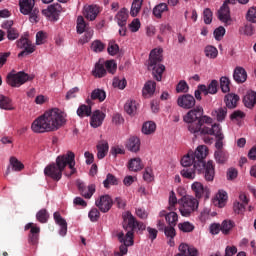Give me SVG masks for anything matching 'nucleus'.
Wrapping results in <instances>:
<instances>
[{
  "label": "nucleus",
  "mask_w": 256,
  "mask_h": 256,
  "mask_svg": "<svg viewBox=\"0 0 256 256\" xmlns=\"http://www.w3.org/2000/svg\"><path fill=\"white\" fill-rule=\"evenodd\" d=\"M183 121L188 124L187 129L194 137H199V135L216 136L215 147L218 151H223V139H225V136L221 132V125L214 124L211 127L205 126V124L211 125L213 118L204 116L202 107H196L188 111L183 117Z\"/></svg>",
  "instance_id": "obj_1"
},
{
  "label": "nucleus",
  "mask_w": 256,
  "mask_h": 256,
  "mask_svg": "<svg viewBox=\"0 0 256 256\" xmlns=\"http://www.w3.org/2000/svg\"><path fill=\"white\" fill-rule=\"evenodd\" d=\"M122 227L126 234L123 231H117L116 237L119 243H122L119 247V252H115L114 256H124L127 255L129 249L128 247H133L135 245V233L141 235L145 231V223L137 221V218L129 211H126L122 214Z\"/></svg>",
  "instance_id": "obj_2"
},
{
  "label": "nucleus",
  "mask_w": 256,
  "mask_h": 256,
  "mask_svg": "<svg viewBox=\"0 0 256 256\" xmlns=\"http://www.w3.org/2000/svg\"><path fill=\"white\" fill-rule=\"evenodd\" d=\"M209 155V148L206 145H200L195 151L190 150L181 159V165L184 168L193 167L198 173H204L205 181H213L215 179V164L212 160L207 163L205 159Z\"/></svg>",
  "instance_id": "obj_3"
},
{
  "label": "nucleus",
  "mask_w": 256,
  "mask_h": 256,
  "mask_svg": "<svg viewBox=\"0 0 256 256\" xmlns=\"http://www.w3.org/2000/svg\"><path fill=\"white\" fill-rule=\"evenodd\" d=\"M65 117H67L65 112L58 108H53L36 118L31 125V129L34 133L57 131L67 122Z\"/></svg>",
  "instance_id": "obj_4"
},
{
  "label": "nucleus",
  "mask_w": 256,
  "mask_h": 256,
  "mask_svg": "<svg viewBox=\"0 0 256 256\" xmlns=\"http://www.w3.org/2000/svg\"><path fill=\"white\" fill-rule=\"evenodd\" d=\"M67 165L71 171L69 174H66V176L71 177V175H75V173H77V169L75 168V153L71 151L58 156L56 158V163L46 166L44 169V175H46V177H50V179H53L54 181H61L63 171H65V167H67Z\"/></svg>",
  "instance_id": "obj_5"
},
{
  "label": "nucleus",
  "mask_w": 256,
  "mask_h": 256,
  "mask_svg": "<svg viewBox=\"0 0 256 256\" xmlns=\"http://www.w3.org/2000/svg\"><path fill=\"white\" fill-rule=\"evenodd\" d=\"M163 61V49H153L149 55L148 69L152 71V75L156 81L163 79L165 65L160 64Z\"/></svg>",
  "instance_id": "obj_6"
},
{
  "label": "nucleus",
  "mask_w": 256,
  "mask_h": 256,
  "mask_svg": "<svg viewBox=\"0 0 256 256\" xmlns=\"http://www.w3.org/2000/svg\"><path fill=\"white\" fill-rule=\"evenodd\" d=\"M20 13L29 15L31 23H39V8H35V0H19Z\"/></svg>",
  "instance_id": "obj_7"
},
{
  "label": "nucleus",
  "mask_w": 256,
  "mask_h": 256,
  "mask_svg": "<svg viewBox=\"0 0 256 256\" xmlns=\"http://www.w3.org/2000/svg\"><path fill=\"white\" fill-rule=\"evenodd\" d=\"M182 207L180 208V213L182 217H190L191 213L199 209V200L193 196H184L181 199Z\"/></svg>",
  "instance_id": "obj_8"
},
{
  "label": "nucleus",
  "mask_w": 256,
  "mask_h": 256,
  "mask_svg": "<svg viewBox=\"0 0 256 256\" xmlns=\"http://www.w3.org/2000/svg\"><path fill=\"white\" fill-rule=\"evenodd\" d=\"M18 49H24L18 54V57H27V55H31V53H35V45L31 43V40L27 37H21L16 42Z\"/></svg>",
  "instance_id": "obj_9"
},
{
  "label": "nucleus",
  "mask_w": 256,
  "mask_h": 256,
  "mask_svg": "<svg viewBox=\"0 0 256 256\" xmlns=\"http://www.w3.org/2000/svg\"><path fill=\"white\" fill-rule=\"evenodd\" d=\"M63 11V7L59 3L49 5L46 9L42 10V15L48 18L49 21H59V16Z\"/></svg>",
  "instance_id": "obj_10"
},
{
  "label": "nucleus",
  "mask_w": 256,
  "mask_h": 256,
  "mask_svg": "<svg viewBox=\"0 0 256 256\" xmlns=\"http://www.w3.org/2000/svg\"><path fill=\"white\" fill-rule=\"evenodd\" d=\"M27 81H29V74L25 72H18L17 74H9L7 76V83L11 87H21Z\"/></svg>",
  "instance_id": "obj_11"
},
{
  "label": "nucleus",
  "mask_w": 256,
  "mask_h": 256,
  "mask_svg": "<svg viewBox=\"0 0 256 256\" xmlns=\"http://www.w3.org/2000/svg\"><path fill=\"white\" fill-rule=\"evenodd\" d=\"M95 205L101 213H109L111 207H113V199L108 194L102 195L96 199Z\"/></svg>",
  "instance_id": "obj_12"
},
{
  "label": "nucleus",
  "mask_w": 256,
  "mask_h": 256,
  "mask_svg": "<svg viewBox=\"0 0 256 256\" xmlns=\"http://www.w3.org/2000/svg\"><path fill=\"white\" fill-rule=\"evenodd\" d=\"M101 13V7L97 4L85 5L83 7V16L87 21H95Z\"/></svg>",
  "instance_id": "obj_13"
},
{
  "label": "nucleus",
  "mask_w": 256,
  "mask_h": 256,
  "mask_svg": "<svg viewBox=\"0 0 256 256\" xmlns=\"http://www.w3.org/2000/svg\"><path fill=\"white\" fill-rule=\"evenodd\" d=\"M191 189L196 197V199H209V195L211 192L209 191L208 187H205L201 184V182H194L191 185Z\"/></svg>",
  "instance_id": "obj_14"
},
{
  "label": "nucleus",
  "mask_w": 256,
  "mask_h": 256,
  "mask_svg": "<svg viewBox=\"0 0 256 256\" xmlns=\"http://www.w3.org/2000/svg\"><path fill=\"white\" fill-rule=\"evenodd\" d=\"M30 229V234H29V243L31 245H37L39 243V233H41V228L35 226L33 223H28L25 226V231H29Z\"/></svg>",
  "instance_id": "obj_15"
},
{
  "label": "nucleus",
  "mask_w": 256,
  "mask_h": 256,
  "mask_svg": "<svg viewBox=\"0 0 256 256\" xmlns=\"http://www.w3.org/2000/svg\"><path fill=\"white\" fill-rule=\"evenodd\" d=\"M195 103V97H193V95L190 94L181 95L177 99V105L182 109H193Z\"/></svg>",
  "instance_id": "obj_16"
},
{
  "label": "nucleus",
  "mask_w": 256,
  "mask_h": 256,
  "mask_svg": "<svg viewBox=\"0 0 256 256\" xmlns=\"http://www.w3.org/2000/svg\"><path fill=\"white\" fill-rule=\"evenodd\" d=\"M178 249L180 253L176 254L175 256H198L199 255V250H197V248L185 243L180 244Z\"/></svg>",
  "instance_id": "obj_17"
},
{
  "label": "nucleus",
  "mask_w": 256,
  "mask_h": 256,
  "mask_svg": "<svg viewBox=\"0 0 256 256\" xmlns=\"http://www.w3.org/2000/svg\"><path fill=\"white\" fill-rule=\"evenodd\" d=\"M78 190L82 197H84L85 199H91V197H93V195L95 194V184L86 186L85 183H79Z\"/></svg>",
  "instance_id": "obj_18"
},
{
  "label": "nucleus",
  "mask_w": 256,
  "mask_h": 256,
  "mask_svg": "<svg viewBox=\"0 0 256 256\" xmlns=\"http://www.w3.org/2000/svg\"><path fill=\"white\" fill-rule=\"evenodd\" d=\"M103 121H105V113L101 110H96L91 116L90 125L91 127H94V129H97V127L103 125Z\"/></svg>",
  "instance_id": "obj_19"
},
{
  "label": "nucleus",
  "mask_w": 256,
  "mask_h": 256,
  "mask_svg": "<svg viewBox=\"0 0 256 256\" xmlns=\"http://www.w3.org/2000/svg\"><path fill=\"white\" fill-rule=\"evenodd\" d=\"M239 200L241 202H234L233 206L234 212L237 215H241V213L245 212V207L249 204V199H247V195L245 194H240Z\"/></svg>",
  "instance_id": "obj_20"
},
{
  "label": "nucleus",
  "mask_w": 256,
  "mask_h": 256,
  "mask_svg": "<svg viewBox=\"0 0 256 256\" xmlns=\"http://www.w3.org/2000/svg\"><path fill=\"white\" fill-rule=\"evenodd\" d=\"M218 19L222 21V23H229V21H231V9L227 6V3H223L218 10Z\"/></svg>",
  "instance_id": "obj_21"
},
{
  "label": "nucleus",
  "mask_w": 256,
  "mask_h": 256,
  "mask_svg": "<svg viewBox=\"0 0 256 256\" xmlns=\"http://www.w3.org/2000/svg\"><path fill=\"white\" fill-rule=\"evenodd\" d=\"M126 149L131 153H138L141 149V140L137 136L130 137L126 142Z\"/></svg>",
  "instance_id": "obj_22"
},
{
  "label": "nucleus",
  "mask_w": 256,
  "mask_h": 256,
  "mask_svg": "<svg viewBox=\"0 0 256 256\" xmlns=\"http://www.w3.org/2000/svg\"><path fill=\"white\" fill-rule=\"evenodd\" d=\"M233 79L238 84L245 83L247 81V70L241 66H237L233 72Z\"/></svg>",
  "instance_id": "obj_23"
},
{
  "label": "nucleus",
  "mask_w": 256,
  "mask_h": 256,
  "mask_svg": "<svg viewBox=\"0 0 256 256\" xmlns=\"http://www.w3.org/2000/svg\"><path fill=\"white\" fill-rule=\"evenodd\" d=\"M54 221L60 227L59 234L62 237H65L67 235V221L61 216L59 212L54 213Z\"/></svg>",
  "instance_id": "obj_24"
},
{
  "label": "nucleus",
  "mask_w": 256,
  "mask_h": 256,
  "mask_svg": "<svg viewBox=\"0 0 256 256\" xmlns=\"http://www.w3.org/2000/svg\"><path fill=\"white\" fill-rule=\"evenodd\" d=\"M159 217H165L168 225H177V221H179V216L176 212H167L165 210L160 211Z\"/></svg>",
  "instance_id": "obj_25"
},
{
  "label": "nucleus",
  "mask_w": 256,
  "mask_h": 256,
  "mask_svg": "<svg viewBox=\"0 0 256 256\" xmlns=\"http://www.w3.org/2000/svg\"><path fill=\"white\" fill-rule=\"evenodd\" d=\"M243 103L248 109H253L256 105V92L248 91L243 98Z\"/></svg>",
  "instance_id": "obj_26"
},
{
  "label": "nucleus",
  "mask_w": 256,
  "mask_h": 256,
  "mask_svg": "<svg viewBox=\"0 0 256 256\" xmlns=\"http://www.w3.org/2000/svg\"><path fill=\"white\" fill-rule=\"evenodd\" d=\"M115 19L119 27H126L127 19H129V13L126 8H122L115 16Z\"/></svg>",
  "instance_id": "obj_27"
},
{
  "label": "nucleus",
  "mask_w": 256,
  "mask_h": 256,
  "mask_svg": "<svg viewBox=\"0 0 256 256\" xmlns=\"http://www.w3.org/2000/svg\"><path fill=\"white\" fill-rule=\"evenodd\" d=\"M139 107V104L137 101L134 100H128L125 105H124V111L128 114L131 115L132 117L134 115H137V109Z\"/></svg>",
  "instance_id": "obj_28"
},
{
  "label": "nucleus",
  "mask_w": 256,
  "mask_h": 256,
  "mask_svg": "<svg viewBox=\"0 0 256 256\" xmlns=\"http://www.w3.org/2000/svg\"><path fill=\"white\" fill-rule=\"evenodd\" d=\"M97 149V158L105 159L107 153H109V143L107 142H99L96 146Z\"/></svg>",
  "instance_id": "obj_29"
},
{
  "label": "nucleus",
  "mask_w": 256,
  "mask_h": 256,
  "mask_svg": "<svg viewBox=\"0 0 256 256\" xmlns=\"http://www.w3.org/2000/svg\"><path fill=\"white\" fill-rule=\"evenodd\" d=\"M156 87H157V83H155V81L150 80L146 82L143 88V95L145 97H153Z\"/></svg>",
  "instance_id": "obj_30"
},
{
  "label": "nucleus",
  "mask_w": 256,
  "mask_h": 256,
  "mask_svg": "<svg viewBox=\"0 0 256 256\" xmlns=\"http://www.w3.org/2000/svg\"><path fill=\"white\" fill-rule=\"evenodd\" d=\"M224 101L228 109H235L239 101V96L237 94H228L225 96Z\"/></svg>",
  "instance_id": "obj_31"
},
{
  "label": "nucleus",
  "mask_w": 256,
  "mask_h": 256,
  "mask_svg": "<svg viewBox=\"0 0 256 256\" xmlns=\"http://www.w3.org/2000/svg\"><path fill=\"white\" fill-rule=\"evenodd\" d=\"M93 77H97L98 79H101L107 75V69H105V66L101 63H96L94 66V69L92 70Z\"/></svg>",
  "instance_id": "obj_32"
},
{
  "label": "nucleus",
  "mask_w": 256,
  "mask_h": 256,
  "mask_svg": "<svg viewBox=\"0 0 256 256\" xmlns=\"http://www.w3.org/2000/svg\"><path fill=\"white\" fill-rule=\"evenodd\" d=\"M89 24H87V22H85V18H83V16H78L77 18V33L79 35H83V33H85V31H87V29H89Z\"/></svg>",
  "instance_id": "obj_33"
},
{
  "label": "nucleus",
  "mask_w": 256,
  "mask_h": 256,
  "mask_svg": "<svg viewBox=\"0 0 256 256\" xmlns=\"http://www.w3.org/2000/svg\"><path fill=\"white\" fill-rule=\"evenodd\" d=\"M0 109H5V111H13V104L9 97L0 94Z\"/></svg>",
  "instance_id": "obj_34"
},
{
  "label": "nucleus",
  "mask_w": 256,
  "mask_h": 256,
  "mask_svg": "<svg viewBox=\"0 0 256 256\" xmlns=\"http://www.w3.org/2000/svg\"><path fill=\"white\" fill-rule=\"evenodd\" d=\"M128 169L130 171H141L143 169V163H141V158H133L129 161Z\"/></svg>",
  "instance_id": "obj_35"
},
{
  "label": "nucleus",
  "mask_w": 256,
  "mask_h": 256,
  "mask_svg": "<svg viewBox=\"0 0 256 256\" xmlns=\"http://www.w3.org/2000/svg\"><path fill=\"white\" fill-rule=\"evenodd\" d=\"M156 129H157V125L153 121H148L143 124L142 133H144V135H151L155 133Z\"/></svg>",
  "instance_id": "obj_36"
},
{
  "label": "nucleus",
  "mask_w": 256,
  "mask_h": 256,
  "mask_svg": "<svg viewBox=\"0 0 256 256\" xmlns=\"http://www.w3.org/2000/svg\"><path fill=\"white\" fill-rule=\"evenodd\" d=\"M91 99L93 101H96V99H97L98 101H100V103H103V101H105V99H107V94L104 92V90L95 89L91 93Z\"/></svg>",
  "instance_id": "obj_37"
},
{
  "label": "nucleus",
  "mask_w": 256,
  "mask_h": 256,
  "mask_svg": "<svg viewBox=\"0 0 256 256\" xmlns=\"http://www.w3.org/2000/svg\"><path fill=\"white\" fill-rule=\"evenodd\" d=\"M205 56L208 59H217V55H219V50L215 46L208 45L204 49Z\"/></svg>",
  "instance_id": "obj_38"
},
{
  "label": "nucleus",
  "mask_w": 256,
  "mask_h": 256,
  "mask_svg": "<svg viewBox=\"0 0 256 256\" xmlns=\"http://www.w3.org/2000/svg\"><path fill=\"white\" fill-rule=\"evenodd\" d=\"M105 189H109L111 185H119V179L115 175L108 173L106 179L103 181Z\"/></svg>",
  "instance_id": "obj_39"
},
{
  "label": "nucleus",
  "mask_w": 256,
  "mask_h": 256,
  "mask_svg": "<svg viewBox=\"0 0 256 256\" xmlns=\"http://www.w3.org/2000/svg\"><path fill=\"white\" fill-rule=\"evenodd\" d=\"M214 157L217 163L223 164L227 162V159H229V154L225 150H217L214 153Z\"/></svg>",
  "instance_id": "obj_40"
},
{
  "label": "nucleus",
  "mask_w": 256,
  "mask_h": 256,
  "mask_svg": "<svg viewBox=\"0 0 256 256\" xmlns=\"http://www.w3.org/2000/svg\"><path fill=\"white\" fill-rule=\"evenodd\" d=\"M230 85H231V80L229 79V77L222 76L220 78V89L222 93H229V91H231Z\"/></svg>",
  "instance_id": "obj_41"
},
{
  "label": "nucleus",
  "mask_w": 256,
  "mask_h": 256,
  "mask_svg": "<svg viewBox=\"0 0 256 256\" xmlns=\"http://www.w3.org/2000/svg\"><path fill=\"white\" fill-rule=\"evenodd\" d=\"M77 115L78 117H91V106H87L85 104H82L77 109Z\"/></svg>",
  "instance_id": "obj_42"
},
{
  "label": "nucleus",
  "mask_w": 256,
  "mask_h": 256,
  "mask_svg": "<svg viewBox=\"0 0 256 256\" xmlns=\"http://www.w3.org/2000/svg\"><path fill=\"white\" fill-rule=\"evenodd\" d=\"M212 115L216 117L217 121H225V117H227V107H221L212 111Z\"/></svg>",
  "instance_id": "obj_43"
},
{
  "label": "nucleus",
  "mask_w": 256,
  "mask_h": 256,
  "mask_svg": "<svg viewBox=\"0 0 256 256\" xmlns=\"http://www.w3.org/2000/svg\"><path fill=\"white\" fill-rule=\"evenodd\" d=\"M141 7H143V0H134L131 6L130 15L132 17H137L139 11H141Z\"/></svg>",
  "instance_id": "obj_44"
},
{
  "label": "nucleus",
  "mask_w": 256,
  "mask_h": 256,
  "mask_svg": "<svg viewBox=\"0 0 256 256\" xmlns=\"http://www.w3.org/2000/svg\"><path fill=\"white\" fill-rule=\"evenodd\" d=\"M168 7L166 3H160L153 9V15L157 17V19H161L163 13L167 11Z\"/></svg>",
  "instance_id": "obj_45"
},
{
  "label": "nucleus",
  "mask_w": 256,
  "mask_h": 256,
  "mask_svg": "<svg viewBox=\"0 0 256 256\" xmlns=\"http://www.w3.org/2000/svg\"><path fill=\"white\" fill-rule=\"evenodd\" d=\"M196 171L197 169H195V166H192L182 169L180 173L184 179H194Z\"/></svg>",
  "instance_id": "obj_46"
},
{
  "label": "nucleus",
  "mask_w": 256,
  "mask_h": 256,
  "mask_svg": "<svg viewBox=\"0 0 256 256\" xmlns=\"http://www.w3.org/2000/svg\"><path fill=\"white\" fill-rule=\"evenodd\" d=\"M227 199H228V196L225 190H220L216 194V200L218 201V207L220 208L225 207V203H227Z\"/></svg>",
  "instance_id": "obj_47"
},
{
  "label": "nucleus",
  "mask_w": 256,
  "mask_h": 256,
  "mask_svg": "<svg viewBox=\"0 0 256 256\" xmlns=\"http://www.w3.org/2000/svg\"><path fill=\"white\" fill-rule=\"evenodd\" d=\"M178 229H180L182 233H192V231H195V225L191 222H182L178 224Z\"/></svg>",
  "instance_id": "obj_48"
},
{
  "label": "nucleus",
  "mask_w": 256,
  "mask_h": 256,
  "mask_svg": "<svg viewBox=\"0 0 256 256\" xmlns=\"http://www.w3.org/2000/svg\"><path fill=\"white\" fill-rule=\"evenodd\" d=\"M220 227L224 235H229V232L231 231V229L235 227V223L231 220H224Z\"/></svg>",
  "instance_id": "obj_49"
},
{
  "label": "nucleus",
  "mask_w": 256,
  "mask_h": 256,
  "mask_svg": "<svg viewBox=\"0 0 256 256\" xmlns=\"http://www.w3.org/2000/svg\"><path fill=\"white\" fill-rule=\"evenodd\" d=\"M84 33L85 34L79 40V43H81V45H85V43H89L91 39H93V28H87Z\"/></svg>",
  "instance_id": "obj_50"
},
{
  "label": "nucleus",
  "mask_w": 256,
  "mask_h": 256,
  "mask_svg": "<svg viewBox=\"0 0 256 256\" xmlns=\"http://www.w3.org/2000/svg\"><path fill=\"white\" fill-rule=\"evenodd\" d=\"M10 165L12 167V171H23L25 169V165L21 163L16 157L10 158Z\"/></svg>",
  "instance_id": "obj_51"
},
{
  "label": "nucleus",
  "mask_w": 256,
  "mask_h": 256,
  "mask_svg": "<svg viewBox=\"0 0 256 256\" xmlns=\"http://www.w3.org/2000/svg\"><path fill=\"white\" fill-rule=\"evenodd\" d=\"M36 219L39 221V223H47L49 221V212H47V209H41L36 214Z\"/></svg>",
  "instance_id": "obj_52"
},
{
  "label": "nucleus",
  "mask_w": 256,
  "mask_h": 256,
  "mask_svg": "<svg viewBox=\"0 0 256 256\" xmlns=\"http://www.w3.org/2000/svg\"><path fill=\"white\" fill-rule=\"evenodd\" d=\"M91 49L94 53H102L105 50V44L101 40H95L91 44Z\"/></svg>",
  "instance_id": "obj_53"
},
{
  "label": "nucleus",
  "mask_w": 256,
  "mask_h": 256,
  "mask_svg": "<svg viewBox=\"0 0 256 256\" xmlns=\"http://www.w3.org/2000/svg\"><path fill=\"white\" fill-rule=\"evenodd\" d=\"M175 226L176 225H168L165 230H163L167 239H175V236L177 235V232L175 231Z\"/></svg>",
  "instance_id": "obj_54"
},
{
  "label": "nucleus",
  "mask_w": 256,
  "mask_h": 256,
  "mask_svg": "<svg viewBox=\"0 0 256 256\" xmlns=\"http://www.w3.org/2000/svg\"><path fill=\"white\" fill-rule=\"evenodd\" d=\"M203 17H204V23L206 25H211V23L213 22V12L211 11V9L209 8L204 9Z\"/></svg>",
  "instance_id": "obj_55"
},
{
  "label": "nucleus",
  "mask_w": 256,
  "mask_h": 256,
  "mask_svg": "<svg viewBox=\"0 0 256 256\" xmlns=\"http://www.w3.org/2000/svg\"><path fill=\"white\" fill-rule=\"evenodd\" d=\"M88 217L92 223H97L99 221V217H101V212L97 208H93L90 210Z\"/></svg>",
  "instance_id": "obj_56"
},
{
  "label": "nucleus",
  "mask_w": 256,
  "mask_h": 256,
  "mask_svg": "<svg viewBox=\"0 0 256 256\" xmlns=\"http://www.w3.org/2000/svg\"><path fill=\"white\" fill-rule=\"evenodd\" d=\"M105 67L108 73H111V75H115V71H117V63H115L114 60L106 61Z\"/></svg>",
  "instance_id": "obj_57"
},
{
  "label": "nucleus",
  "mask_w": 256,
  "mask_h": 256,
  "mask_svg": "<svg viewBox=\"0 0 256 256\" xmlns=\"http://www.w3.org/2000/svg\"><path fill=\"white\" fill-rule=\"evenodd\" d=\"M207 87H208V93L210 95H215L217 94V91L219 89V82L217 80H212Z\"/></svg>",
  "instance_id": "obj_58"
},
{
  "label": "nucleus",
  "mask_w": 256,
  "mask_h": 256,
  "mask_svg": "<svg viewBox=\"0 0 256 256\" xmlns=\"http://www.w3.org/2000/svg\"><path fill=\"white\" fill-rule=\"evenodd\" d=\"M112 85L118 89H125V87H127V80H125V78H114Z\"/></svg>",
  "instance_id": "obj_59"
},
{
  "label": "nucleus",
  "mask_w": 256,
  "mask_h": 256,
  "mask_svg": "<svg viewBox=\"0 0 256 256\" xmlns=\"http://www.w3.org/2000/svg\"><path fill=\"white\" fill-rule=\"evenodd\" d=\"M177 93H187L189 91V85L185 80H181L176 86Z\"/></svg>",
  "instance_id": "obj_60"
},
{
  "label": "nucleus",
  "mask_w": 256,
  "mask_h": 256,
  "mask_svg": "<svg viewBox=\"0 0 256 256\" xmlns=\"http://www.w3.org/2000/svg\"><path fill=\"white\" fill-rule=\"evenodd\" d=\"M7 39L9 41H15V39H19V30L17 28H12L7 31Z\"/></svg>",
  "instance_id": "obj_61"
},
{
  "label": "nucleus",
  "mask_w": 256,
  "mask_h": 256,
  "mask_svg": "<svg viewBox=\"0 0 256 256\" xmlns=\"http://www.w3.org/2000/svg\"><path fill=\"white\" fill-rule=\"evenodd\" d=\"M107 51L109 55H117L119 53V45L115 44L114 42H109Z\"/></svg>",
  "instance_id": "obj_62"
},
{
  "label": "nucleus",
  "mask_w": 256,
  "mask_h": 256,
  "mask_svg": "<svg viewBox=\"0 0 256 256\" xmlns=\"http://www.w3.org/2000/svg\"><path fill=\"white\" fill-rule=\"evenodd\" d=\"M225 36V28L223 26H220L214 30V37L216 41H221L223 37Z\"/></svg>",
  "instance_id": "obj_63"
},
{
  "label": "nucleus",
  "mask_w": 256,
  "mask_h": 256,
  "mask_svg": "<svg viewBox=\"0 0 256 256\" xmlns=\"http://www.w3.org/2000/svg\"><path fill=\"white\" fill-rule=\"evenodd\" d=\"M246 19L248 21H250V23H256V8L255 7H252L248 10Z\"/></svg>",
  "instance_id": "obj_64"
}]
</instances>
